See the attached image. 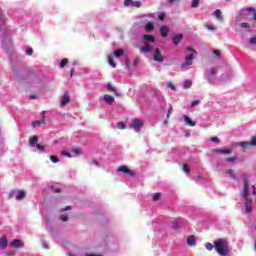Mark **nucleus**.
<instances>
[{"mask_svg":"<svg viewBox=\"0 0 256 256\" xmlns=\"http://www.w3.org/2000/svg\"><path fill=\"white\" fill-rule=\"evenodd\" d=\"M214 248L218 255L227 256L229 242L227 240L219 239L218 241H214Z\"/></svg>","mask_w":256,"mask_h":256,"instance_id":"f257e3e1","label":"nucleus"},{"mask_svg":"<svg viewBox=\"0 0 256 256\" xmlns=\"http://www.w3.org/2000/svg\"><path fill=\"white\" fill-rule=\"evenodd\" d=\"M149 43H155V36L146 34L143 36V46L140 48L141 53H149L151 51Z\"/></svg>","mask_w":256,"mask_h":256,"instance_id":"f03ea898","label":"nucleus"},{"mask_svg":"<svg viewBox=\"0 0 256 256\" xmlns=\"http://www.w3.org/2000/svg\"><path fill=\"white\" fill-rule=\"evenodd\" d=\"M242 197L246 201L245 205H251V203H253V200L249 198V180L247 178H244V189Z\"/></svg>","mask_w":256,"mask_h":256,"instance_id":"7ed1b4c3","label":"nucleus"},{"mask_svg":"<svg viewBox=\"0 0 256 256\" xmlns=\"http://www.w3.org/2000/svg\"><path fill=\"white\" fill-rule=\"evenodd\" d=\"M130 127L134 129L135 133H139L143 127V120L140 118H134L130 124Z\"/></svg>","mask_w":256,"mask_h":256,"instance_id":"20e7f679","label":"nucleus"},{"mask_svg":"<svg viewBox=\"0 0 256 256\" xmlns=\"http://www.w3.org/2000/svg\"><path fill=\"white\" fill-rule=\"evenodd\" d=\"M16 193V196H15ZM27 196V193L24 190H14L9 194V198L12 199V197H16L17 201H23L25 197Z\"/></svg>","mask_w":256,"mask_h":256,"instance_id":"39448f33","label":"nucleus"},{"mask_svg":"<svg viewBox=\"0 0 256 256\" xmlns=\"http://www.w3.org/2000/svg\"><path fill=\"white\" fill-rule=\"evenodd\" d=\"M118 173H124V175H129V177H135V171L129 169L127 166H120L117 168Z\"/></svg>","mask_w":256,"mask_h":256,"instance_id":"423d86ee","label":"nucleus"},{"mask_svg":"<svg viewBox=\"0 0 256 256\" xmlns=\"http://www.w3.org/2000/svg\"><path fill=\"white\" fill-rule=\"evenodd\" d=\"M69 101H71V94H69V92H65L60 98L61 107H66V105H69Z\"/></svg>","mask_w":256,"mask_h":256,"instance_id":"0eeeda50","label":"nucleus"},{"mask_svg":"<svg viewBox=\"0 0 256 256\" xmlns=\"http://www.w3.org/2000/svg\"><path fill=\"white\" fill-rule=\"evenodd\" d=\"M141 5H143L141 1L124 0V7H136V9H139Z\"/></svg>","mask_w":256,"mask_h":256,"instance_id":"6e6552de","label":"nucleus"},{"mask_svg":"<svg viewBox=\"0 0 256 256\" xmlns=\"http://www.w3.org/2000/svg\"><path fill=\"white\" fill-rule=\"evenodd\" d=\"M153 59L154 61H157V63H163V54L161 53V50L159 48L155 49Z\"/></svg>","mask_w":256,"mask_h":256,"instance_id":"1a4fd4ad","label":"nucleus"},{"mask_svg":"<svg viewBox=\"0 0 256 256\" xmlns=\"http://www.w3.org/2000/svg\"><path fill=\"white\" fill-rule=\"evenodd\" d=\"M193 59H195V55L189 54L186 56L185 61L181 64V67H189L190 65H193Z\"/></svg>","mask_w":256,"mask_h":256,"instance_id":"9d476101","label":"nucleus"},{"mask_svg":"<svg viewBox=\"0 0 256 256\" xmlns=\"http://www.w3.org/2000/svg\"><path fill=\"white\" fill-rule=\"evenodd\" d=\"M106 89L107 91H109L110 93H114V95L116 97H120L121 94L119 93V91H117V88H115V86L111 85V83L107 82L106 84Z\"/></svg>","mask_w":256,"mask_h":256,"instance_id":"9b49d317","label":"nucleus"},{"mask_svg":"<svg viewBox=\"0 0 256 256\" xmlns=\"http://www.w3.org/2000/svg\"><path fill=\"white\" fill-rule=\"evenodd\" d=\"M212 153H217L218 155H231V149H212Z\"/></svg>","mask_w":256,"mask_h":256,"instance_id":"f8f14e48","label":"nucleus"},{"mask_svg":"<svg viewBox=\"0 0 256 256\" xmlns=\"http://www.w3.org/2000/svg\"><path fill=\"white\" fill-rule=\"evenodd\" d=\"M183 119L186 125H188L189 127H195V125H197L195 121H193L189 116L185 114L183 115Z\"/></svg>","mask_w":256,"mask_h":256,"instance_id":"ddd939ff","label":"nucleus"},{"mask_svg":"<svg viewBox=\"0 0 256 256\" xmlns=\"http://www.w3.org/2000/svg\"><path fill=\"white\" fill-rule=\"evenodd\" d=\"M172 41L174 43V45L177 47L179 45V43H181V41H183V34H177L175 36H173Z\"/></svg>","mask_w":256,"mask_h":256,"instance_id":"4468645a","label":"nucleus"},{"mask_svg":"<svg viewBox=\"0 0 256 256\" xmlns=\"http://www.w3.org/2000/svg\"><path fill=\"white\" fill-rule=\"evenodd\" d=\"M10 247H14V249H19V248L23 247V242H21V240H19V239H14L10 243Z\"/></svg>","mask_w":256,"mask_h":256,"instance_id":"2eb2a0df","label":"nucleus"},{"mask_svg":"<svg viewBox=\"0 0 256 256\" xmlns=\"http://www.w3.org/2000/svg\"><path fill=\"white\" fill-rule=\"evenodd\" d=\"M103 99H104L105 103H107L108 105H113V103H115V98H113V96H111L109 94H105L103 96Z\"/></svg>","mask_w":256,"mask_h":256,"instance_id":"dca6fc26","label":"nucleus"},{"mask_svg":"<svg viewBox=\"0 0 256 256\" xmlns=\"http://www.w3.org/2000/svg\"><path fill=\"white\" fill-rule=\"evenodd\" d=\"M9 241L7 240V236H2L0 238V249H7Z\"/></svg>","mask_w":256,"mask_h":256,"instance_id":"f3484780","label":"nucleus"},{"mask_svg":"<svg viewBox=\"0 0 256 256\" xmlns=\"http://www.w3.org/2000/svg\"><path fill=\"white\" fill-rule=\"evenodd\" d=\"M29 145L30 147H35V145H38L37 143H39V137L37 136H32L29 138Z\"/></svg>","mask_w":256,"mask_h":256,"instance_id":"a211bd4d","label":"nucleus"},{"mask_svg":"<svg viewBox=\"0 0 256 256\" xmlns=\"http://www.w3.org/2000/svg\"><path fill=\"white\" fill-rule=\"evenodd\" d=\"M45 116H43L42 120H36L32 123V127H41V125H46Z\"/></svg>","mask_w":256,"mask_h":256,"instance_id":"6ab92c4d","label":"nucleus"},{"mask_svg":"<svg viewBox=\"0 0 256 256\" xmlns=\"http://www.w3.org/2000/svg\"><path fill=\"white\" fill-rule=\"evenodd\" d=\"M160 35L167 37L169 35V28H167V26H161Z\"/></svg>","mask_w":256,"mask_h":256,"instance_id":"aec40b11","label":"nucleus"},{"mask_svg":"<svg viewBox=\"0 0 256 256\" xmlns=\"http://www.w3.org/2000/svg\"><path fill=\"white\" fill-rule=\"evenodd\" d=\"M187 243L190 247L197 245V241H195V236H189L187 239Z\"/></svg>","mask_w":256,"mask_h":256,"instance_id":"412c9836","label":"nucleus"},{"mask_svg":"<svg viewBox=\"0 0 256 256\" xmlns=\"http://www.w3.org/2000/svg\"><path fill=\"white\" fill-rule=\"evenodd\" d=\"M124 54H125L124 49H117V50L114 51V56L117 57V58L121 57Z\"/></svg>","mask_w":256,"mask_h":256,"instance_id":"4be33fe9","label":"nucleus"},{"mask_svg":"<svg viewBox=\"0 0 256 256\" xmlns=\"http://www.w3.org/2000/svg\"><path fill=\"white\" fill-rule=\"evenodd\" d=\"M217 75V70L215 68H211L210 72L208 73V80L211 81L212 77H215Z\"/></svg>","mask_w":256,"mask_h":256,"instance_id":"5701e85b","label":"nucleus"},{"mask_svg":"<svg viewBox=\"0 0 256 256\" xmlns=\"http://www.w3.org/2000/svg\"><path fill=\"white\" fill-rule=\"evenodd\" d=\"M153 29H155V25L153 24V22H148L145 26V30L146 31H153Z\"/></svg>","mask_w":256,"mask_h":256,"instance_id":"b1692460","label":"nucleus"},{"mask_svg":"<svg viewBox=\"0 0 256 256\" xmlns=\"http://www.w3.org/2000/svg\"><path fill=\"white\" fill-rule=\"evenodd\" d=\"M239 146L241 147V149H247V148L251 147V143H249V142H240Z\"/></svg>","mask_w":256,"mask_h":256,"instance_id":"393cba45","label":"nucleus"},{"mask_svg":"<svg viewBox=\"0 0 256 256\" xmlns=\"http://www.w3.org/2000/svg\"><path fill=\"white\" fill-rule=\"evenodd\" d=\"M214 15H215L216 19H218L219 21H221V19H223V17H221V10L220 9L215 10Z\"/></svg>","mask_w":256,"mask_h":256,"instance_id":"a878e982","label":"nucleus"},{"mask_svg":"<svg viewBox=\"0 0 256 256\" xmlns=\"http://www.w3.org/2000/svg\"><path fill=\"white\" fill-rule=\"evenodd\" d=\"M108 63L113 68L117 67V63H115V61L113 60V57H111V56L108 57Z\"/></svg>","mask_w":256,"mask_h":256,"instance_id":"bb28decb","label":"nucleus"},{"mask_svg":"<svg viewBox=\"0 0 256 256\" xmlns=\"http://www.w3.org/2000/svg\"><path fill=\"white\" fill-rule=\"evenodd\" d=\"M67 63H69V59L67 58L62 59L60 62V69H63L65 65H67Z\"/></svg>","mask_w":256,"mask_h":256,"instance_id":"cd10ccee","label":"nucleus"},{"mask_svg":"<svg viewBox=\"0 0 256 256\" xmlns=\"http://www.w3.org/2000/svg\"><path fill=\"white\" fill-rule=\"evenodd\" d=\"M191 85H193V82H191V80H186L184 82V89H189Z\"/></svg>","mask_w":256,"mask_h":256,"instance_id":"c85d7f7f","label":"nucleus"},{"mask_svg":"<svg viewBox=\"0 0 256 256\" xmlns=\"http://www.w3.org/2000/svg\"><path fill=\"white\" fill-rule=\"evenodd\" d=\"M60 153H61V155H62L63 157H68L69 159H71V158L73 157V156L71 155V153H69V152H67V151H65V150L61 151Z\"/></svg>","mask_w":256,"mask_h":256,"instance_id":"c756f323","label":"nucleus"},{"mask_svg":"<svg viewBox=\"0 0 256 256\" xmlns=\"http://www.w3.org/2000/svg\"><path fill=\"white\" fill-rule=\"evenodd\" d=\"M240 27H242L243 29H251V25H249V23L247 22H242L240 24Z\"/></svg>","mask_w":256,"mask_h":256,"instance_id":"7c9ffc66","label":"nucleus"},{"mask_svg":"<svg viewBox=\"0 0 256 256\" xmlns=\"http://www.w3.org/2000/svg\"><path fill=\"white\" fill-rule=\"evenodd\" d=\"M191 7L193 9H196V7H199V0H192Z\"/></svg>","mask_w":256,"mask_h":256,"instance_id":"2f4dec72","label":"nucleus"},{"mask_svg":"<svg viewBox=\"0 0 256 256\" xmlns=\"http://www.w3.org/2000/svg\"><path fill=\"white\" fill-rule=\"evenodd\" d=\"M161 199V193L157 192L153 195V201H159Z\"/></svg>","mask_w":256,"mask_h":256,"instance_id":"473e14b6","label":"nucleus"},{"mask_svg":"<svg viewBox=\"0 0 256 256\" xmlns=\"http://www.w3.org/2000/svg\"><path fill=\"white\" fill-rule=\"evenodd\" d=\"M250 147H256V136L251 137Z\"/></svg>","mask_w":256,"mask_h":256,"instance_id":"72a5a7b5","label":"nucleus"},{"mask_svg":"<svg viewBox=\"0 0 256 256\" xmlns=\"http://www.w3.org/2000/svg\"><path fill=\"white\" fill-rule=\"evenodd\" d=\"M245 209L247 213H251V211H253V207L251 206V204H245Z\"/></svg>","mask_w":256,"mask_h":256,"instance_id":"f704fd0d","label":"nucleus"},{"mask_svg":"<svg viewBox=\"0 0 256 256\" xmlns=\"http://www.w3.org/2000/svg\"><path fill=\"white\" fill-rule=\"evenodd\" d=\"M242 11H248V12L254 13V14L256 13V9L253 7H248V8L242 9Z\"/></svg>","mask_w":256,"mask_h":256,"instance_id":"c9c22d12","label":"nucleus"},{"mask_svg":"<svg viewBox=\"0 0 256 256\" xmlns=\"http://www.w3.org/2000/svg\"><path fill=\"white\" fill-rule=\"evenodd\" d=\"M116 127H117V129H125V123H123V122H118L117 124H116Z\"/></svg>","mask_w":256,"mask_h":256,"instance_id":"e433bc0d","label":"nucleus"},{"mask_svg":"<svg viewBox=\"0 0 256 256\" xmlns=\"http://www.w3.org/2000/svg\"><path fill=\"white\" fill-rule=\"evenodd\" d=\"M226 173L231 177V179H235V174H233V169L227 170Z\"/></svg>","mask_w":256,"mask_h":256,"instance_id":"4c0bfd02","label":"nucleus"},{"mask_svg":"<svg viewBox=\"0 0 256 256\" xmlns=\"http://www.w3.org/2000/svg\"><path fill=\"white\" fill-rule=\"evenodd\" d=\"M189 171H191V169L189 168V164H184L183 165V172L184 173H189Z\"/></svg>","mask_w":256,"mask_h":256,"instance_id":"58836bf2","label":"nucleus"},{"mask_svg":"<svg viewBox=\"0 0 256 256\" xmlns=\"http://www.w3.org/2000/svg\"><path fill=\"white\" fill-rule=\"evenodd\" d=\"M205 247H206L207 251H213V244L208 242L205 244Z\"/></svg>","mask_w":256,"mask_h":256,"instance_id":"ea45409f","label":"nucleus"},{"mask_svg":"<svg viewBox=\"0 0 256 256\" xmlns=\"http://www.w3.org/2000/svg\"><path fill=\"white\" fill-rule=\"evenodd\" d=\"M36 149H38V151H41L42 153L45 151V147L41 146V144H36Z\"/></svg>","mask_w":256,"mask_h":256,"instance_id":"a19ab883","label":"nucleus"},{"mask_svg":"<svg viewBox=\"0 0 256 256\" xmlns=\"http://www.w3.org/2000/svg\"><path fill=\"white\" fill-rule=\"evenodd\" d=\"M227 163H235V161H237V157H230V158H227Z\"/></svg>","mask_w":256,"mask_h":256,"instance_id":"79ce46f5","label":"nucleus"},{"mask_svg":"<svg viewBox=\"0 0 256 256\" xmlns=\"http://www.w3.org/2000/svg\"><path fill=\"white\" fill-rule=\"evenodd\" d=\"M50 160L52 161V163H57L59 161V158H57V156H50Z\"/></svg>","mask_w":256,"mask_h":256,"instance_id":"37998d69","label":"nucleus"},{"mask_svg":"<svg viewBox=\"0 0 256 256\" xmlns=\"http://www.w3.org/2000/svg\"><path fill=\"white\" fill-rule=\"evenodd\" d=\"M158 19L160 20V21H165V13H159L158 14Z\"/></svg>","mask_w":256,"mask_h":256,"instance_id":"c03bdc74","label":"nucleus"},{"mask_svg":"<svg viewBox=\"0 0 256 256\" xmlns=\"http://www.w3.org/2000/svg\"><path fill=\"white\" fill-rule=\"evenodd\" d=\"M201 103V100H194L191 103V107H196V105H199Z\"/></svg>","mask_w":256,"mask_h":256,"instance_id":"a18cd8bd","label":"nucleus"},{"mask_svg":"<svg viewBox=\"0 0 256 256\" xmlns=\"http://www.w3.org/2000/svg\"><path fill=\"white\" fill-rule=\"evenodd\" d=\"M60 220H61V221H69V217H68L67 215H65V214H62V215L60 216Z\"/></svg>","mask_w":256,"mask_h":256,"instance_id":"49530a36","label":"nucleus"},{"mask_svg":"<svg viewBox=\"0 0 256 256\" xmlns=\"http://www.w3.org/2000/svg\"><path fill=\"white\" fill-rule=\"evenodd\" d=\"M249 43H250V45H256V37H251L249 39Z\"/></svg>","mask_w":256,"mask_h":256,"instance_id":"de8ad7c7","label":"nucleus"},{"mask_svg":"<svg viewBox=\"0 0 256 256\" xmlns=\"http://www.w3.org/2000/svg\"><path fill=\"white\" fill-rule=\"evenodd\" d=\"M31 77H37V74H35V71L31 70L29 73H28V78H31Z\"/></svg>","mask_w":256,"mask_h":256,"instance_id":"09e8293b","label":"nucleus"},{"mask_svg":"<svg viewBox=\"0 0 256 256\" xmlns=\"http://www.w3.org/2000/svg\"><path fill=\"white\" fill-rule=\"evenodd\" d=\"M173 113V106H171L169 109H168V113H167V119H169V117H171V114Z\"/></svg>","mask_w":256,"mask_h":256,"instance_id":"8fccbe9b","label":"nucleus"},{"mask_svg":"<svg viewBox=\"0 0 256 256\" xmlns=\"http://www.w3.org/2000/svg\"><path fill=\"white\" fill-rule=\"evenodd\" d=\"M179 223H177V222H172V229H179Z\"/></svg>","mask_w":256,"mask_h":256,"instance_id":"3c124183","label":"nucleus"},{"mask_svg":"<svg viewBox=\"0 0 256 256\" xmlns=\"http://www.w3.org/2000/svg\"><path fill=\"white\" fill-rule=\"evenodd\" d=\"M210 141H212V143H220L221 140H219L217 137H212Z\"/></svg>","mask_w":256,"mask_h":256,"instance_id":"603ef678","label":"nucleus"},{"mask_svg":"<svg viewBox=\"0 0 256 256\" xmlns=\"http://www.w3.org/2000/svg\"><path fill=\"white\" fill-rule=\"evenodd\" d=\"M125 66L127 69H129V67H131V60L127 59L125 62Z\"/></svg>","mask_w":256,"mask_h":256,"instance_id":"864d4df0","label":"nucleus"},{"mask_svg":"<svg viewBox=\"0 0 256 256\" xmlns=\"http://www.w3.org/2000/svg\"><path fill=\"white\" fill-rule=\"evenodd\" d=\"M180 0H167L169 5H173L174 3H179Z\"/></svg>","mask_w":256,"mask_h":256,"instance_id":"5fc2aeb1","label":"nucleus"},{"mask_svg":"<svg viewBox=\"0 0 256 256\" xmlns=\"http://www.w3.org/2000/svg\"><path fill=\"white\" fill-rule=\"evenodd\" d=\"M26 54L27 55H33V48H29L28 50H26Z\"/></svg>","mask_w":256,"mask_h":256,"instance_id":"6e6d98bb","label":"nucleus"},{"mask_svg":"<svg viewBox=\"0 0 256 256\" xmlns=\"http://www.w3.org/2000/svg\"><path fill=\"white\" fill-rule=\"evenodd\" d=\"M72 153H75V155H81V150L74 149V150H72Z\"/></svg>","mask_w":256,"mask_h":256,"instance_id":"4d7b16f0","label":"nucleus"},{"mask_svg":"<svg viewBox=\"0 0 256 256\" xmlns=\"http://www.w3.org/2000/svg\"><path fill=\"white\" fill-rule=\"evenodd\" d=\"M168 87L171 88L172 91H175V85H173V83L169 82Z\"/></svg>","mask_w":256,"mask_h":256,"instance_id":"13d9d810","label":"nucleus"},{"mask_svg":"<svg viewBox=\"0 0 256 256\" xmlns=\"http://www.w3.org/2000/svg\"><path fill=\"white\" fill-rule=\"evenodd\" d=\"M206 28H207L209 31H215V27H213V26L206 25Z\"/></svg>","mask_w":256,"mask_h":256,"instance_id":"bf43d9fd","label":"nucleus"},{"mask_svg":"<svg viewBox=\"0 0 256 256\" xmlns=\"http://www.w3.org/2000/svg\"><path fill=\"white\" fill-rule=\"evenodd\" d=\"M69 210H71V206H66V207L62 208L61 211H69Z\"/></svg>","mask_w":256,"mask_h":256,"instance_id":"052dcab7","label":"nucleus"},{"mask_svg":"<svg viewBox=\"0 0 256 256\" xmlns=\"http://www.w3.org/2000/svg\"><path fill=\"white\" fill-rule=\"evenodd\" d=\"M214 55H217V56L221 55V51H219V50H214Z\"/></svg>","mask_w":256,"mask_h":256,"instance_id":"680f3d73","label":"nucleus"},{"mask_svg":"<svg viewBox=\"0 0 256 256\" xmlns=\"http://www.w3.org/2000/svg\"><path fill=\"white\" fill-rule=\"evenodd\" d=\"M54 193H61V189H59V188H54Z\"/></svg>","mask_w":256,"mask_h":256,"instance_id":"e2e57ef3","label":"nucleus"},{"mask_svg":"<svg viewBox=\"0 0 256 256\" xmlns=\"http://www.w3.org/2000/svg\"><path fill=\"white\" fill-rule=\"evenodd\" d=\"M252 189H253L252 195H256L255 186L252 185Z\"/></svg>","mask_w":256,"mask_h":256,"instance_id":"0e129e2a","label":"nucleus"},{"mask_svg":"<svg viewBox=\"0 0 256 256\" xmlns=\"http://www.w3.org/2000/svg\"><path fill=\"white\" fill-rule=\"evenodd\" d=\"M187 51H193L195 53V50L192 47H187Z\"/></svg>","mask_w":256,"mask_h":256,"instance_id":"69168bd1","label":"nucleus"},{"mask_svg":"<svg viewBox=\"0 0 256 256\" xmlns=\"http://www.w3.org/2000/svg\"><path fill=\"white\" fill-rule=\"evenodd\" d=\"M86 256H99V255H95V254H86Z\"/></svg>","mask_w":256,"mask_h":256,"instance_id":"338daca9","label":"nucleus"},{"mask_svg":"<svg viewBox=\"0 0 256 256\" xmlns=\"http://www.w3.org/2000/svg\"><path fill=\"white\" fill-rule=\"evenodd\" d=\"M253 19L256 21V13L253 14Z\"/></svg>","mask_w":256,"mask_h":256,"instance_id":"774afa93","label":"nucleus"}]
</instances>
